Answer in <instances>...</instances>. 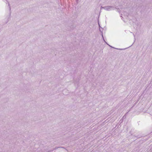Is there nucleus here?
Returning a JSON list of instances; mask_svg holds the SVG:
<instances>
[{
	"label": "nucleus",
	"mask_w": 152,
	"mask_h": 152,
	"mask_svg": "<svg viewBox=\"0 0 152 152\" xmlns=\"http://www.w3.org/2000/svg\"><path fill=\"white\" fill-rule=\"evenodd\" d=\"M113 8H114V7L112 6H107L103 7V9H104L105 10H106L107 11H109L112 9L113 10Z\"/></svg>",
	"instance_id": "nucleus-1"
},
{
	"label": "nucleus",
	"mask_w": 152,
	"mask_h": 152,
	"mask_svg": "<svg viewBox=\"0 0 152 152\" xmlns=\"http://www.w3.org/2000/svg\"><path fill=\"white\" fill-rule=\"evenodd\" d=\"M58 148H64V149H65V148L64 147H58V148H56V147L55 148H54V149H56Z\"/></svg>",
	"instance_id": "nucleus-2"
},
{
	"label": "nucleus",
	"mask_w": 152,
	"mask_h": 152,
	"mask_svg": "<svg viewBox=\"0 0 152 152\" xmlns=\"http://www.w3.org/2000/svg\"><path fill=\"white\" fill-rule=\"evenodd\" d=\"M8 5H9V6L10 9V10H11V7H10V4L9 3H8Z\"/></svg>",
	"instance_id": "nucleus-3"
},
{
	"label": "nucleus",
	"mask_w": 152,
	"mask_h": 152,
	"mask_svg": "<svg viewBox=\"0 0 152 152\" xmlns=\"http://www.w3.org/2000/svg\"><path fill=\"white\" fill-rule=\"evenodd\" d=\"M102 8H103V7H101V9H102Z\"/></svg>",
	"instance_id": "nucleus-4"
},
{
	"label": "nucleus",
	"mask_w": 152,
	"mask_h": 152,
	"mask_svg": "<svg viewBox=\"0 0 152 152\" xmlns=\"http://www.w3.org/2000/svg\"><path fill=\"white\" fill-rule=\"evenodd\" d=\"M109 46H110L111 47V48H113L112 47V46H110V45H109Z\"/></svg>",
	"instance_id": "nucleus-5"
}]
</instances>
